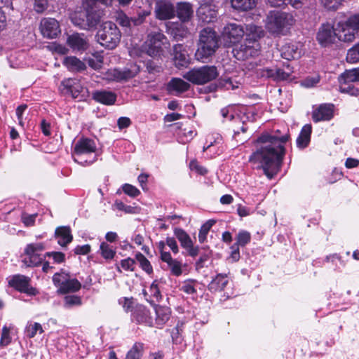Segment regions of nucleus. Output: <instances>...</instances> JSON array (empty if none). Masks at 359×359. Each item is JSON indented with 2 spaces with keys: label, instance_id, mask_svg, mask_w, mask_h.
Here are the masks:
<instances>
[{
  "label": "nucleus",
  "instance_id": "4d7b16f0",
  "mask_svg": "<svg viewBox=\"0 0 359 359\" xmlns=\"http://www.w3.org/2000/svg\"><path fill=\"white\" fill-rule=\"evenodd\" d=\"M348 25L356 32H359V13L351 15L348 19Z\"/></svg>",
  "mask_w": 359,
  "mask_h": 359
},
{
  "label": "nucleus",
  "instance_id": "dca6fc26",
  "mask_svg": "<svg viewBox=\"0 0 359 359\" xmlns=\"http://www.w3.org/2000/svg\"><path fill=\"white\" fill-rule=\"evenodd\" d=\"M67 44L75 53H83L89 48L88 36L83 33L75 32L67 36Z\"/></svg>",
  "mask_w": 359,
  "mask_h": 359
},
{
  "label": "nucleus",
  "instance_id": "f704fd0d",
  "mask_svg": "<svg viewBox=\"0 0 359 359\" xmlns=\"http://www.w3.org/2000/svg\"><path fill=\"white\" fill-rule=\"evenodd\" d=\"M81 287V283L76 278H69L66 283L58 288V292L66 294L69 292H75L79 291Z\"/></svg>",
  "mask_w": 359,
  "mask_h": 359
},
{
  "label": "nucleus",
  "instance_id": "680f3d73",
  "mask_svg": "<svg viewBox=\"0 0 359 359\" xmlns=\"http://www.w3.org/2000/svg\"><path fill=\"white\" fill-rule=\"evenodd\" d=\"M27 106L26 104H21L18 106L16 109V115L18 117V123L22 128H24L25 125L24 121L22 120V114L24 111L27 109Z\"/></svg>",
  "mask_w": 359,
  "mask_h": 359
},
{
  "label": "nucleus",
  "instance_id": "9d476101",
  "mask_svg": "<svg viewBox=\"0 0 359 359\" xmlns=\"http://www.w3.org/2000/svg\"><path fill=\"white\" fill-rule=\"evenodd\" d=\"M45 250L43 243H34L27 245L25 254L27 256L23 262L27 266H35L41 264L45 257L41 252Z\"/></svg>",
  "mask_w": 359,
  "mask_h": 359
},
{
  "label": "nucleus",
  "instance_id": "b1692460",
  "mask_svg": "<svg viewBox=\"0 0 359 359\" xmlns=\"http://www.w3.org/2000/svg\"><path fill=\"white\" fill-rule=\"evenodd\" d=\"M133 319L138 323L145 324L148 326H152L153 324L152 317L149 309L142 305L135 308L133 313Z\"/></svg>",
  "mask_w": 359,
  "mask_h": 359
},
{
  "label": "nucleus",
  "instance_id": "423d86ee",
  "mask_svg": "<svg viewBox=\"0 0 359 359\" xmlns=\"http://www.w3.org/2000/svg\"><path fill=\"white\" fill-rule=\"evenodd\" d=\"M71 22L81 29L89 30L95 28L100 20V13L89 4L83 8L75 11L70 15Z\"/></svg>",
  "mask_w": 359,
  "mask_h": 359
},
{
  "label": "nucleus",
  "instance_id": "c756f323",
  "mask_svg": "<svg viewBox=\"0 0 359 359\" xmlns=\"http://www.w3.org/2000/svg\"><path fill=\"white\" fill-rule=\"evenodd\" d=\"M227 273H218L208 285V290L211 292L223 290L228 284Z\"/></svg>",
  "mask_w": 359,
  "mask_h": 359
},
{
  "label": "nucleus",
  "instance_id": "f03ea898",
  "mask_svg": "<svg viewBox=\"0 0 359 359\" xmlns=\"http://www.w3.org/2000/svg\"><path fill=\"white\" fill-rule=\"evenodd\" d=\"M249 30L251 34L248 35L243 43L233 49V56L238 60H245L258 55L259 45L257 39L263 36V31L260 27L250 25Z\"/></svg>",
  "mask_w": 359,
  "mask_h": 359
},
{
  "label": "nucleus",
  "instance_id": "2eb2a0df",
  "mask_svg": "<svg viewBox=\"0 0 359 359\" xmlns=\"http://www.w3.org/2000/svg\"><path fill=\"white\" fill-rule=\"evenodd\" d=\"M316 39L323 47L333 44L337 39L336 28L329 23L323 24L318 29Z\"/></svg>",
  "mask_w": 359,
  "mask_h": 359
},
{
  "label": "nucleus",
  "instance_id": "6e6552de",
  "mask_svg": "<svg viewBox=\"0 0 359 359\" xmlns=\"http://www.w3.org/2000/svg\"><path fill=\"white\" fill-rule=\"evenodd\" d=\"M218 75L215 66L205 65L189 70L184 75V78L194 84L202 85L215 79Z\"/></svg>",
  "mask_w": 359,
  "mask_h": 359
},
{
  "label": "nucleus",
  "instance_id": "a878e982",
  "mask_svg": "<svg viewBox=\"0 0 359 359\" xmlns=\"http://www.w3.org/2000/svg\"><path fill=\"white\" fill-rule=\"evenodd\" d=\"M92 97L96 102L106 105L114 104L116 100V93L104 90L94 91L92 93Z\"/></svg>",
  "mask_w": 359,
  "mask_h": 359
},
{
  "label": "nucleus",
  "instance_id": "a19ab883",
  "mask_svg": "<svg viewBox=\"0 0 359 359\" xmlns=\"http://www.w3.org/2000/svg\"><path fill=\"white\" fill-rule=\"evenodd\" d=\"M101 255L106 259H112L116 255L112 246L105 242H102L100 246Z\"/></svg>",
  "mask_w": 359,
  "mask_h": 359
},
{
  "label": "nucleus",
  "instance_id": "72a5a7b5",
  "mask_svg": "<svg viewBox=\"0 0 359 359\" xmlns=\"http://www.w3.org/2000/svg\"><path fill=\"white\" fill-rule=\"evenodd\" d=\"M280 55L283 58L291 60L299 57L300 52L295 45L289 43L282 47Z\"/></svg>",
  "mask_w": 359,
  "mask_h": 359
},
{
  "label": "nucleus",
  "instance_id": "1a4fd4ad",
  "mask_svg": "<svg viewBox=\"0 0 359 359\" xmlns=\"http://www.w3.org/2000/svg\"><path fill=\"white\" fill-rule=\"evenodd\" d=\"M293 72L292 67L287 63L283 68H259L257 69V75L260 78L270 79L274 81H285L290 79Z\"/></svg>",
  "mask_w": 359,
  "mask_h": 359
},
{
  "label": "nucleus",
  "instance_id": "6ab92c4d",
  "mask_svg": "<svg viewBox=\"0 0 359 359\" xmlns=\"http://www.w3.org/2000/svg\"><path fill=\"white\" fill-rule=\"evenodd\" d=\"M217 15L216 6L210 2H204L197 10V15L200 20L205 23L213 22Z\"/></svg>",
  "mask_w": 359,
  "mask_h": 359
},
{
  "label": "nucleus",
  "instance_id": "cd10ccee",
  "mask_svg": "<svg viewBox=\"0 0 359 359\" xmlns=\"http://www.w3.org/2000/svg\"><path fill=\"white\" fill-rule=\"evenodd\" d=\"M176 13L182 22H188L193 16L192 5L188 2H180L177 4Z\"/></svg>",
  "mask_w": 359,
  "mask_h": 359
},
{
  "label": "nucleus",
  "instance_id": "ddd939ff",
  "mask_svg": "<svg viewBox=\"0 0 359 359\" xmlns=\"http://www.w3.org/2000/svg\"><path fill=\"white\" fill-rule=\"evenodd\" d=\"M165 36L160 32H154L148 35L147 53L151 57L160 55L163 52V46L166 43Z\"/></svg>",
  "mask_w": 359,
  "mask_h": 359
},
{
  "label": "nucleus",
  "instance_id": "393cba45",
  "mask_svg": "<svg viewBox=\"0 0 359 359\" xmlns=\"http://www.w3.org/2000/svg\"><path fill=\"white\" fill-rule=\"evenodd\" d=\"M173 60L178 68L187 67L189 64V56L182 44H176L172 48Z\"/></svg>",
  "mask_w": 359,
  "mask_h": 359
},
{
  "label": "nucleus",
  "instance_id": "aec40b11",
  "mask_svg": "<svg viewBox=\"0 0 359 359\" xmlns=\"http://www.w3.org/2000/svg\"><path fill=\"white\" fill-rule=\"evenodd\" d=\"M139 72L140 69L136 65H133L130 68L123 70L114 69L109 72V79L116 81H127L135 77Z\"/></svg>",
  "mask_w": 359,
  "mask_h": 359
},
{
  "label": "nucleus",
  "instance_id": "49530a36",
  "mask_svg": "<svg viewBox=\"0 0 359 359\" xmlns=\"http://www.w3.org/2000/svg\"><path fill=\"white\" fill-rule=\"evenodd\" d=\"M251 236L247 231H241L238 232L236 237V243L234 245L237 246H245L250 242Z\"/></svg>",
  "mask_w": 359,
  "mask_h": 359
},
{
  "label": "nucleus",
  "instance_id": "a18cd8bd",
  "mask_svg": "<svg viewBox=\"0 0 359 359\" xmlns=\"http://www.w3.org/2000/svg\"><path fill=\"white\" fill-rule=\"evenodd\" d=\"M339 91L342 93L348 94L351 96L357 97L359 95V89L355 88L351 83L341 82L339 86Z\"/></svg>",
  "mask_w": 359,
  "mask_h": 359
},
{
  "label": "nucleus",
  "instance_id": "de8ad7c7",
  "mask_svg": "<svg viewBox=\"0 0 359 359\" xmlns=\"http://www.w3.org/2000/svg\"><path fill=\"white\" fill-rule=\"evenodd\" d=\"M346 60L350 63L359 62V43L348 50Z\"/></svg>",
  "mask_w": 359,
  "mask_h": 359
},
{
  "label": "nucleus",
  "instance_id": "09e8293b",
  "mask_svg": "<svg viewBox=\"0 0 359 359\" xmlns=\"http://www.w3.org/2000/svg\"><path fill=\"white\" fill-rule=\"evenodd\" d=\"M69 278V275L65 272L56 273L53 276V282L54 285L60 288L61 285H63L66 281Z\"/></svg>",
  "mask_w": 359,
  "mask_h": 359
},
{
  "label": "nucleus",
  "instance_id": "603ef678",
  "mask_svg": "<svg viewBox=\"0 0 359 359\" xmlns=\"http://www.w3.org/2000/svg\"><path fill=\"white\" fill-rule=\"evenodd\" d=\"M65 306L70 308L74 306H79L81 304V299L76 295H67L65 297Z\"/></svg>",
  "mask_w": 359,
  "mask_h": 359
},
{
  "label": "nucleus",
  "instance_id": "ea45409f",
  "mask_svg": "<svg viewBox=\"0 0 359 359\" xmlns=\"http://www.w3.org/2000/svg\"><path fill=\"white\" fill-rule=\"evenodd\" d=\"M43 333V330L42 326L39 323H29L25 327V334L29 338H33L35 337L37 332Z\"/></svg>",
  "mask_w": 359,
  "mask_h": 359
},
{
  "label": "nucleus",
  "instance_id": "7ed1b4c3",
  "mask_svg": "<svg viewBox=\"0 0 359 359\" xmlns=\"http://www.w3.org/2000/svg\"><path fill=\"white\" fill-rule=\"evenodd\" d=\"M294 23L295 20L292 13L272 11L267 15L266 28L273 34L285 35Z\"/></svg>",
  "mask_w": 359,
  "mask_h": 359
},
{
  "label": "nucleus",
  "instance_id": "c9c22d12",
  "mask_svg": "<svg viewBox=\"0 0 359 359\" xmlns=\"http://www.w3.org/2000/svg\"><path fill=\"white\" fill-rule=\"evenodd\" d=\"M156 315V321L158 325H164L170 317V309L167 306H156L155 307Z\"/></svg>",
  "mask_w": 359,
  "mask_h": 359
},
{
  "label": "nucleus",
  "instance_id": "20e7f679",
  "mask_svg": "<svg viewBox=\"0 0 359 359\" xmlns=\"http://www.w3.org/2000/svg\"><path fill=\"white\" fill-rule=\"evenodd\" d=\"M218 46V38L216 32L210 28L202 29L196 52V59L203 62H205L207 59L214 55Z\"/></svg>",
  "mask_w": 359,
  "mask_h": 359
},
{
  "label": "nucleus",
  "instance_id": "e2e57ef3",
  "mask_svg": "<svg viewBox=\"0 0 359 359\" xmlns=\"http://www.w3.org/2000/svg\"><path fill=\"white\" fill-rule=\"evenodd\" d=\"M116 21L123 27H128L130 25V20L123 12H120L117 14Z\"/></svg>",
  "mask_w": 359,
  "mask_h": 359
},
{
  "label": "nucleus",
  "instance_id": "37998d69",
  "mask_svg": "<svg viewBox=\"0 0 359 359\" xmlns=\"http://www.w3.org/2000/svg\"><path fill=\"white\" fill-rule=\"evenodd\" d=\"M137 261L140 263V267L147 273L150 274L153 272V268L149 261L141 252H138L135 255Z\"/></svg>",
  "mask_w": 359,
  "mask_h": 359
},
{
  "label": "nucleus",
  "instance_id": "0eeeda50",
  "mask_svg": "<svg viewBox=\"0 0 359 359\" xmlns=\"http://www.w3.org/2000/svg\"><path fill=\"white\" fill-rule=\"evenodd\" d=\"M121 37V34L116 25L110 21L104 22L96 34L97 42L110 50L117 46Z\"/></svg>",
  "mask_w": 359,
  "mask_h": 359
},
{
  "label": "nucleus",
  "instance_id": "c03bdc74",
  "mask_svg": "<svg viewBox=\"0 0 359 359\" xmlns=\"http://www.w3.org/2000/svg\"><path fill=\"white\" fill-rule=\"evenodd\" d=\"M215 224V221L210 219L202 225L198 233V241L200 243H203L206 239V236L211 229V227Z\"/></svg>",
  "mask_w": 359,
  "mask_h": 359
},
{
  "label": "nucleus",
  "instance_id": "4be33fe9",
  "mask_svg": "<svg viewBox=\"0 0 359 359\" xmlns=\"http://www.w3.org/2000/svg\"><path fill=\"white\" fill-rule=\"evenodd\" d=\"M161 260L167 264L166 269L175 276H180L182 273V263L173 259L169 252L161 250Z\"/></svg>",
  "mask_w": 359,
  "mask_h": 359
},
{
  "label": "nucleus",
  "instance_id": "5701e85b",
  "mask_svg": "<svg viewBox=\"0 0 359 359\" xmlns=\"http://www.w3.org/2000/svg\"><path fill=\"white\" fill-rule=\"evenodd\" d=\"M337 39L344 42H351L355 38L356 32L348 25V20L339 22L336 27Z\"/></svg>",
  "mask_w": 359,
  "mask_h": 359
},
{
  "label": "nucleus",
  "instance_id": "58836bf2",
  "mask_svg": "<svg viewBox=\"0 0 359 359\" xmlns=\"http://www.w3.org/2000/svg\"><path fill=\"white\" fill-rule=\"evenodd\" d=\"M211 254L212 251L209 248H199V253L198 255H200V257L196 262V269L197 270L204 267L205 263L209 259Z\"/></svg>",
  "mask_w": 359,
  "mask_h": 359
},
{
  "label": "nucleus",
  "instance_id": "5fc2aeb1",
  "mask_svg": "<svg viewBox=\"0 0 359 359\" xmlns=\"http://www.w3.org/2000/svg\"><path fill=\"white\" fill-rule=\"evenodd\" d=\"M121 266L126 271H133L135 267V261L132 258H127L121 261Z\"/></svg>",
  "mask_w": 359,
  "mask_h": 359
},
{
  "label": "nucleus",
  "instance_id": "13d9d810",
  "mask_svg": "<svg viewBox=\"0 0 359 359\" xmlns=\"http://www.w3.org/2000/svg\"><path fill=\"white\" fill-rule=\"evenodd\" d=\"M320 1L327 10H337L339 5V0H320Z\"/></svg>",
  "mask_w": 359,
  "mask_h": 359
},
{
  "label": "nucleus",
  "instance_id": "f257e3e1",
  "mask_svg": "<svg viewBox=\"0 0 359 359\" xmlns=\"http://www.w3.org/2000/svg\"><path fill=\"white\" fill-rule=\"evenodd\" d=\"M289 135L281 137L263 134L257 140V149L249 158V161L259 164L269 179H272L278 172L285 155L284 144Z\"/></svg>",
  "mask_w": 359,
  "mask_h": 359
},
{
  "label": "nucleus",
  "instance_id": "39448f33",
  "mask_svg": "<svg viewBox=\"0 0 359 359\" xmlns=\"http://www.w3.org/2000/svg\"><path fill=\"white\" fill-rule=\"evenodd\" d=\"M96 150L97 145L93 140L82 137L75 144L74 161L82 165H89L97 161Z\"/></svg>",
  "mask_w": 359,
  "mask_h": 359
},
{
  "label": "nucleus",
  "instance_id": "412c9836",
  "mask_svg": "<svg viewBox=\"0 0 359 359\" xmlns=\"http://www.w3.org/2000/svg\"><path fill=\"white\" fill-rule=\"evenodd\" d=\"M41 31L43 36L56 38L60 34L58 22L54 18H44L41 22Z\"/></svg>",
  "mask_w": 359,
  "mask_h": 359
},
{
  "label": "nucleus",
  "instance_id": "864d4df0",
  "mask_svg": "<svg viewBox=\"0 0 359 359\" xmlns=\"http://www.w3.org/2000/svg\"><path fill=\"white\" fill-rule=\"evenodd\" d=\"M122 189L126 194L131 197H136L140 194L138 189L130 184H124L122 186Z\"/></svg>",
  "mask_w": 359,
  "mask_h": 359
},
{
  "label": "nucleus",
  "instance_id": "6e6d98bb",
  "mask_svg": "<svg viewBox=\"0 0 359 359\" xmlns=\"http://www.w3.org/2000/svg\"><path fill=\"white\" fill-rule=\"evenodd\" d=\"M46 256L53 257L55 263L60 264L65 262V255L61 252H49L46 254Z\"/></svg>",
  "mask_w": 359,
  "mask_h": 359
},
{
  "label": "nucleus",
  "instance_id": "79ce46f5",
  "mask_svg": "<svg viewBox=\"0 0 359 359\" xmlns=\"http://www.w3.org/2000/svg\"><path fill=\"white\" fill-rule=\"evenodd\" d=\"M93 57L86 59L88 65L93 69H100L103 63V56L99 53L93 54Z\"/></svg>",
  "mask_w": 359,
  "mask_h": 359
},
{
  "label": "nucleus",
  "instance_id": "8fccbe9b",
  "mask_svg": "<svg viewBox=\"0 0 359 359\" xmlns=\"http://www.w3.org/2000/svg\"><path fill=\"white\" fill-rule=\"evenodd\" d=\"M196 281L194 280H185L182 287L181 290L188 294H194L196 293V289L195 288Z\"/></svg>",
  "mask_w": 359,
  "mask_h": 359
},
{
  "label": "nucleus",
  "instance_id": "bb28decb",
  "mask_svg": "<svg viewBox=\"0 0 359 359\" xmlns=\"http://www.w3.org/2000/svg\"><path fill=\"white\" fill-rule=\"evenodd\" d=\"M189 88L190 84L180 78H172L167 86L168 90L176 95L187 91Z\"/></svg>",
  "mask_w": 359,
  "mask_h": 359
},
{
  "label": "nucleus",
  "instance_id": "473e14b6",
  "mask_svg": "<svg viewBox=\"0 0 359 359\" xmlns=\"http://www.w3.org/2000/svg\"><path fill=\"white\" fill-rule=\"evenodd\" d=\"M312 128L310 124H306L297 139V145L299 148L304 149L308 146L311 140Z\"/></svg>",
  "mask_w": 359,
  "mask_h": 359
},
{
  "label": "nucleus",
  "instance_id": "c85d7f7f",
  "mask_svg": "<svg viewBox=\"0 0 359 359\" xmlns=\"http://www.w3.org/2000/svg\"><path fill=\"white\" fill-rule=\"evenodd\" d=\"M55 235L57 238V243L65 247L72 241L71 229L69 226H60L55 229Z\"/></svg>",
  "mask_w": 359,
  "mask_h": 359
},
{
  "label": "nucleus",
  "instance_id": "e433bc0d",
  "mask_svg": "<svg viewBox=\"0 0 359 359\" xmlns=\"http://www.w3.org/2000/svg\"><path fill=\"white\" fill-rule=\"evenodd\" d=\"M231 4L234 9L248 11L255 7L257 0H231Z\"/></svg>",
  "mask_w": 359,
  "mask_h": 359
},
{
  "label": "nucleus",
  "instance_id": "f3484780",
  "mask_svg": "<svg viewBox=\"0 0 359 359\" xmlns=\"http://www.w3.org/2000/svg\"><path fill=\"white\" fill-rule=\"evenodd\" d=\"M334 106L332 104H321L312 111V119L314 122L328 121L334 117Z\"/></svg>",
  "mask_w": 359,
  "mask_h": 359
},
{
  "label": "nucleus",
  "instance_id": "052dcab7",
  "mask_svg": "<svg viewBox=\"0 0 359 359\" xmlns=\"http://www.w3.org/2000/svg\"><path fill=\"white\" fill-rule=\"evenodd\" d=\"M150 295L156 299V301H158L161 298V294L156 284V281L153 282L149 287Z\"/></svg>",
  "mask_w": 359,
  "mask_h": 359
},
{
  "label": "nucleus",
  "instance_id": "bf43d9fd",
  "mask_svg": "<svg viewBox=\"0 0 359 359\" xmlns=\"http://www.w3.org/2000/svg\"><path fill=\"white\" fill-rule=\"evenodd\" d=\"M151 12L147 10H141L137 13V17L134 18V23L135 25L142 24L146 17L150 15Z\"/></svg>",
  "mask_w": 359,
  "mask_h": 359
},
{
  "label": "nucleus",
  "instance_id": "338daca9",
  "mask_svg": "<svg viewBox=\"0 0 359 359\" xmlns=\"http://www.w3.org/2000/svg\"><path fill=\"white\" fill-rule=\"evenodd\" d=\"M222 85L226 89H236L238 88V83L237 81H234L232 78H225L222 81Z\"/></svg>",
  "mask_w": 359,
  "mask_h": 359
},
{
  "label": "nucleus",
  "instance_id": "3c124183",
  "mask_svg": "<svg viewBox=\"0 0 359 359\" xmlns=\"http://www.w3.org/2000/svg\"><path fill=\"white\" fill-rule=\"evenodd\" d=\"M357 77V73L355 68L346 70L344 74H341V79L344 80L345 83H352L355 81H358Z\"/></svg>",
  "mask_w": 359,
  "mask_h": 359
},
{
  "label": "nucleus",
  "instance_id": "69168bd1",
  "mask_svg": "<svg viewBox=\"0 0 359 359\" xmlns=\"http://www.w3.org/2000/svg\"><path fill=\"white\" fill-rule=\"evenodd\" d=\"M146 67L147 71L152 74L161 71V67L156 64L153 60H148L146 63Z\"/></svg>",
  "mask_w": 359,
  "mask_h": 359
},
{
  "label": "nucleus",
  "instance_id": "4c0bfd02",
  "mask_svg": "<svg viewBox=\"0 0 359 359\" xmlns=\"http://www.w3.org/2000/svg\"><path fill=\"white\" fill-rule=\"evenodd\" d=\"M144 350V344L136 342L126 354V359H141Z\"/></svg>",
  "mask_w": 359,
  "mask_h": 359
},
{
  "label": "nucleus",
  "instance_id": "0e129e2a",
  "mask_svg": "<svg viewBox=\"0 0 359 359\" xmlns=\"http://www.w3.org/2000/svg\"><path fill=\"white\" fill-rule=\"evenodd\" d=\"M48 6L46 0H35L34 8L37 13H43Z\"/></svg>",
  "mask_w": 359,
  "mask_h": 359
},
{
  "label": "nucleus",
  "instance_id": "774afa93",
  "mask_svg": "<svg viewBox=\"0 0 359 359\" xmlns=\"http://www.w3.org/2000/svg\"><path fill=\"white\" fill-rule=\"evenodd\" d=\"M10 343L9 330L4 327L2 329L1 337L0 340V346H5Z\"/></svg>",
  "mask_w": 359,
  "mask_h": 359
},
{
  "label": "nucleus",
  "instance_id": "4468645a",
  "mask_svg": "<svg viewBox=\"0 0 359 359\" xmlns=\"http://www.w3.org/2000/svg\"><path fill=\"white\" fill-rule=\"evenodd\" d=\"M154 13L158 20H170L176 15V8L168 0H158L155 4Z\"/></svg>",
  "mask_w": 359,
  "mask_h": 359
},
{
  "label": "nucleus",
  "instance_id": "7c9ffc66",
  "mask_svg": "<svg viewBox=\"0 0 359 359\" xmlns=\"http://www.w3.org/2000/svg\"><path fill=\"white\" fill-rule=\"evenodd\" d=\"M62 85L71 94L73 98H78L83 88L81 86L79 81L75 79H68L62 81Z\"/></svg>",
  "mask_w": 359,
  "mask_h": 359
},
{
  "label": "nucleus",
  "instance_id": "a211bd4d",
  "mask_svg": "<svg viewBox=\"0 0 359 359\" xmlns=\"http://www.w3.org/2000/svg\"><path fill=\"white\" fill-rule=\"evenodd\" d=\"M174 234L182 248L187 250L189 256L195 257L199 253V247L194 246L190 236L182 229H175Z\"/></svg>",
  "mask_w": 359,
  "mask_h": 359
},
{
  "label": "nucleus",
  "instance_id": "9b49d317",
  "mask_svg": "<svg viewBox=\"0 0 359 359\" xmlns=\"http://www.w3.org/2000/svg\"><path fill=\"white\" fill-rule=\"evenodd\" d=\"M245 34L244 27L241 24L229 23L222 32V38L226 46H231L239 42Z\"/></svg>",
  "mask_w": 359,
  "mask_h": 359
},
{
  "label": "nucleus",
  "instance_id": "2f4dec72",
  "mask_svg": "<svg viewBox=\"0 0 359 359\" xmlns=\"http://www.w3.org/2000/svg\"><path fill=\"white\" fill-rule=\"evenodd\" d=\"M63 64L72 72H81L86 69V64L75 56L66 57Z\"/></svg>",
  "mask_w": 359,
  "mask_h": 359
},
{
  "label": "nucleus",
  "instance_id": "f8f14e48",
  "mask_svg": "<svg viewBox=\"0 0 359 359\" xmlns=\"http://www.w3.org/2000/svg\"><path fill=\"white\" fill-rule=\"evenodd\" d=\"M30 282L31 278L29 277L16 274L10 278L8 285L20 292L35 296L38 294V291L30 285Z\"/></svg>",
  "mask_w": 359,
  "mask_h": 359
}]
</instances>
